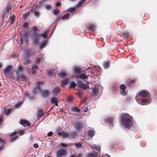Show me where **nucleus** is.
Masks as SVG:
<instances>
[{
  "instance_id": "obj_40",
  "label": "nucleus",
  "mask_w": 157,
  "mask_h": 157,
  "mask_svg": "<svg viewBox=\"0 0 157 157\" xmlns=\"http://www.w3.org/2000/svg\"><path fill=\"white\" fill-rule=\"evenodd\" d=\"M135 81L134 80H132L128 82V85L129 86H131L132 84H134Z\"/></svg>"
},
{
  "instance_id": "obj_57",
  "label": "nucleus",
  "mask_w": 157,
  "mask_h": 157,
  "mask_svg": "<svg viewBox=\"0 0 157 157\" xmlns=\"http://www.w3.org/2000/svg\"><path fill=\"white\" fill-rule=\"evenodd\" d=\"M41 59L39 58H38L36 60V62L37 63H39L41 61Z\"/></svg>"
},
{
  "instance_id": "obj_23",
  "label": "nucleus",
  "mask_w": 157,
  "mask_h": 157,
  "mask_svg": "<svg viewBox=\"0 0 157 157\" xmlns=\"http://www.w3.org/2000/svg\"><path fill=\"white\" fill-rule=\"evenodd\" d=\"M110 62L109 61H107L104 64V67L105 69H107L110 66Z\"/></svg>"
},
{
  "instance_id": "obj_50",
  "label": "nucleus",
  "mask_w": 157,
  "mask_h": 157,
  "mask_svg": "<svg viewBox=\"0 0 157 157\" xmlns=\"http://www.w3.org/2000/svg\"><path fill=\"white\" fill-rule=\"evenodd\" d=\"M45 8L47 10H50L51 9V6L49 5H46L45 6Z\"/></svg>"
},
{
  "instance_id": "obj_45",
  "label": "nucleus",
  "mask_w": 157,
  "mask_h": 157,
  "mask_svg": "<svg viewBox=\"0 0 157 157\" xmlns=\"http://www.w3.org/2000/svg\"><path fill=\"white\" fill-rule=\"evenodd\" d=\"M94 147L95 149L97 150L99 152L101 150V147L99 146L94 145Z\"/></svg>"
},
{
  "instance_id": "obj_54",
  "label": "nucleus",
  "mask_w": 157,
  "mask_h": 157,
  "mask_svg": "<svg viewBox=\"0 0 157 157\" xmlns=\"http://www.w3.org/2000/svg\"><path fill=\"white\" fill-rule=\"evenodd\" d=\"M0 143H1V144H3V145H4L5 143V142L4 140H2L0 138Z\"/></svg>"
},
{
  "instance_id": "obj_7",
  "label": "nucleus",
  "mask_w": 157,
  "mask_h": 157,
  "mask_svg": "<svg viewBox=\"0 0 157 157\" xmlns=\"http://www.w3.org/2000/svg\"><path fill=\"white\" fill-rule=\"evenodd\" d=\"M40 35L37 33H33V42L35 44H37L40 40Z\"/></svg>"
},
{
  "instance_id": "obj_26",
  "label": "nucleus",
  "mask_w": 157,
  "mask_h": 157,
  "mask_svg": "<svg viewBox=\"0 0 157 157\" xmlns=\"http://www.w3.org/2000/svg\"><path fill=\"white\" fill-rule=\"evenodd\" d=\"M11 110L12 109H9L7 110L6 109L4 111V113L6 115L8 116L11 112Z\"/></svg>"
},
{
  "instance_id": "obj_28",
  "label": "nucleus",
  "mask_w": 157,
  "mask_h": 157,
  "mask_svg": "<svg viewBox=\"0 0 157 157\" xmlns=\"http://www.w3.org/2000/svg\"><path fill=\"white\" fill-rule=\"evenodd\" d=\"M113 119L111 117L106 118L105 119V121L106 122L109 123H112L113 122Z\"/></svg>"
},
{
  "instance_id": "obj_32",
  "label": "nucleus",
  "mask_w": 157,
  "mask_h": 157,
  "mask_svg": "<svg viewBox=\"0 0 157 157\" xmlns=\"http://www.w3.org/2000/svg\"><path fill=\"white\" fill-rule=\"evenodd\" d=\"M121 35H120V36L124 37V38H127L129 36V35L128 33H124L121 34Z\"/></svg>"
},
{
  "instance_id": "obj_60",
  "label": "nucleus",
  "mask_w": 157,
  "mask_h": 157,
  "mask_svg": "<svg viewBox=\"0 0 157 157\" xmlns=\"http://www.w3.org/2000/svg\"><path fill=\"white\" fill-rule=\"evenodd\" d=\"M72 98L70 96L67 99V101L69 102H71L72 100Z\"/></svg>"
},
{
  "instance_id": "obj_18",
  "label": "nucleus",
  "mask_w": 157,
  "mask_h": 157,
  "mask_svg": "<svg viewBox=\"0 0 157 157\" xmlns=\"http://www.w3.org/2000/svg\"><path fill=\"white\" fill-rule=\"evenodd\" d=\"M61 86L62 88H63L65 85L68 84V80L67 79L63 80L61 81Z\"/></svg>"
},
{
  "instance_id": "obj_11",
  "label": "nucleus",
  "mask_w": 157,
  "mask_h": 157,
  "mask_svg": "<svg viewBox=\"0 0 157 157\" xmlns=\"http://www.w3.org/2000/svg\"><path fill=\"white\" fill-rule=\"evenodd\" d=\"M150 93L146 90L141 91L139 93V95L143 98H146L149 96Z\"/></svg>"
},
{
  "instance_id": "obj_46",
  "label": "nucleus",
  "mask_w": 157,
  "mask_h": 157,
  "mask_svg": "<svg viewBox=\"0 0 157 157\" xmlns=\"http://www.w3.org/2000/svg\"><path fill=\"white\" fill-rule=\"evenodd\" d=\"M26 122H27L26 120H24L22 119L21 120L20 123L21 125H24L25 124V123H26Z\"/></svg>"
},
{
  "instance_id": "obj_41",
  "label": "nucleus",
  "mask_w": 157,
  "mask_h": 157,
  "mask_svg": "<svg viewBox=\"0 0 157 157\" xmlns=\"http://www.w3.org/2000/svg\"><path fill=\"white\" fill-rule=\"evenodd\" d=\"M53 13L55 15H57L60 12V11L58 9L56 10L52 11Z\"/></svg>"
},
{
  "instance_id": "obj_19",
  "label": "nucleus",
  "mask_w": 157,
  "mask_h": 157,
  "mask_svg": "<svg viewBox=\"0 0 157 157\" xmlns=\"http://www.w3.org/2000/svg\"><path fill=\"white\" fill-rule=\"evenodd\" d=\"M47 42V40H45L41 43L39 48L40 49H42L45 47Z\"/></svg>"
},
{
  "instance_id": "obj_13",
  "label": "nucleus",
  "mask_w": 157,
  "mask_h": 157,
  "mask_svg": "<svg viewBox=\"0 0 157 157\" xmlns=\"http://www.w3.org/2000/svg\"><path fill=\"white\" fill-rule=\"evenodd\" d=\"M141 102L140 104L142 105H144L145 104L150 102V98L149 96H148L147 97L142 99L140 101Z\"/></svg>"
},
{
  "instance_id": "obj_64",
  "label": "nucleus",
  "mask_w": 157,
  "mask_h": 157,
  "mask_svg": "<svg viewBox=\"0 0 157 157\" xmlns=\"http://www.w3.org/2000/svg\"><path fill=\"white\" fill-rule=\"evenodd\" d=\"M33 146L35 148H37L38 147L39 145L37 143H35L34 144Z\"/></svg>"
},
{
  "instance_id": "obj_16",
  "label": "nucleus",
  "mask_w": 157,
  "mask_h": 157,
  "mask_svg": "<svg viewBox=\"0 0 157 157\" xmlns=\"http://www.w3.org/2000/svg\"><path fill=\"white\" fill-rule=\"evenodd\" d=\"M73 70L75 73L80 74L82 72L81 68L78 67H74Z\"/></svg>"
},
{
  "instance_id": "obj_27",
  "label": "nucleus",
  "mask_w": 157,
  "mask_h": 157,
  "mask_svg": "<svg viewBox=\"0 0 157 157\" xmlns=\"http://www.w3.org/2000/svg\"><path fill=\"white\" fill-rule=\"evenodd\" d=\"M88 157H98L97 154L93 153H90L87 154Z\"/></svg>"
},
{
  "instance_id": "obj_58",
  "label": "nucleus",
  "mask_w": 157,
  "mask_h": 157,
  "mask_svg": "<svg viewBox=\"0 0 157 157\" xmlns=\"http://www.w3.org/2000/svg\"><path fill=\"white\" fill-rule=\"evenodd\" d=\"M20 103L14 105V107L16 108H17L20 107Z\"/></svg>"
},
{
  "instance_id": "obj_43",
  "label": "nucleus",
  "mask_w": 157,
  "mask_h": 157,
  "mask_svg": "<svg viewBox=\"0 0 157 157\" xmlns=\"http://www.w3.org/2000/svg\"><path fill=\"white\" fill-rule=\"evenodd\" d=\"M30 62L31 61L29 59H27L24 61L23 63L24 64L26 65L30 63Z\"/></svg>"
},
{
  "instance_id": "obj_30",
  "label": "nucleus",
  "mask_w": 157,
  "mask_h": 157,
  "mask_svg": "<svg viewBox=\"0 0 157 157\" xmlns=\"http://www.w3.org/2000/svg\"><path fill=\"white\" fill-rule=\"evenodd\" d=\"M48 75L49 76H52L54 75V71L52 70H50L48 72Z\"/></svg>"
},
{
  "instance_id": "obj_62",
  "label": "nucleus",
  "mask_w": 157,
  "mask_h": 157,
  "mask_svg": "<svg viewBox=\"0 0 157 157\" xmlns=\"http://www.w3.org/2000/svg\"><path fill=\"white\" fill-rule=\"evenodd\" d=\"M32 68L34 69V70H37L38 69V67L36 65H35L32 67Z\"/></svg>"
},
{
  "instance_id": "obj_48",
  "label": "nucleus",
  "mask_w": 157,
  "mask_h": 157,
  "mask_svg": "<svg viewBox=\"0 0 157 157\" xmlns=\"http://www.w3.org/2000/svg\"><path fill=\"white\" fill-rule=\"evenodd\" d=\"M75 8L74 7L70 8L68 9V11L70 13H72L73 11H74L75 10Z\"/></svg>"
},
{
  "instance_id": "obj_37",
  "label": "nucleus",
  "mask_w": 157,
  "mask_h": 157,
  "mask_svg": "<svg viewBox=\"0 0 157 157\" xmlns=\"http://www.w3.org/2000/svg\"><path fill=\"white\" fill-rule=\"evenodd\" d=\"M12 10V7L11 6H7L6 7V9L5 11V13H8L10 11Z\"/></svg>"
},
{
  "instance_id": "obj_25",
  "label": "nucleus",
  "mask_w": 157,
  "mask_h": 157,
  "mask_svg": "<svg viewBox=\"0 0 157 157\" xmlns=\"http://www.w3.org/2000/svg\"><path fill=\"white\" fill-rule=\"evenodd\" d=\"M94 131L93 130H89L88 132V135L90 137H92L94 136Z\"/></svg>"
},
{
  "instance_id": "obj_51",
  "label": "nucleus",
  "mask_w": 157,
  "mask_h": 157,
  "mask_svg": "<svg viewBox=\"0 0 157 157\" xmlns=\"http://www.w3.org/2000/svg\"><path fill=\"white\" fill-rule=\"evenodd\" d=\"M24 130H20L18 132V134L19 135H22L24 134Z\"/></svg>"
},
{
  "instance_id": "obj_4",
  "label": "nucleus",
  "mask_w": 157,
  "mask_h": 157,
  "mask_svg": "<svg viewBox=\"0 0 157 157\" xmlns=\"http://www.w3.org/2000/svg\"><path fill=\"white\" fill-rule=\"evenodd\" d=\"M78 82L79 87L84 90H86L89 89V87L88 84H85L83 83L80 80H78Z\"/></svg>"
},
{
  "instance_id": "obj_22",
  "label": "nucleus",
  "mask_w": 157,
  "mask_h": 157,
  "mask_svg": "<svg viewBox=\"0 0 157 157\" xmlns=\"http://www.w3.org/2000/svg\"><path fill=\"white\" fill-rule=\"evenodd\" d=\"M78 77L81 79H85L87 78V76L85 74H83L78 75Z\"/></svg>"
},
{
  "instance_id": "obj_3",
  "label": "nucleus",
  "mask_w": 157,
  "mask_h": 157,
  "mask_svg": "<svg viewBox=\"0 0 157 157\" xmlns=\"http://www.w3.org/2000/svg\"><path fill=\"white\" fill-rule=\"evenodd\" d=\"M56 132L59 136H62L63 138H68L69 137V133L66 131L58 130L56 131Z\"/></svg>"
},
{
  "instance_id": "obj_12",
  "label": "nucleus",
  "mask_w": 157,
  "mask_h": 157,
  "mask_svg": "<svg viewBox=\"0 0 157 157\" xmlns=\"http://www.w3.org/2000/svg\"><path fill=\"white\" fill-rule=\"evenodd\" d=\"M43 82H40L37 83L36 88H34L33 90V94H35L36 93V90L41 91V88L40 86V84H43Z\"/></svg>"
},
{
  "instance_id": "obj_42",
  "label": "nucleus",
  "mask_w": 157,
  "mask_h": 157,
  "mask_svg": "<svg viewBox=\"0 0 157 157\" xmlns=\"http://www.w3.org/2000/svg\"><path fill=\"white\" fill-rule=\"evenodd\" d=\"M82 155L81 153L77 155H72L69 157H82Z\"/></svg>"
},
{
  "instance_id": "obj_17",
  "label": "nucleus",
  "mask_w": 157,
  "mask_h": 157,
  "mask_svg": "<svg viewBox=\"0 0 157 157\" xmlns=\"http://www.w3.org/2000/svg\"><path fill=\"white\" fill-rule=\"evenodd\" d=\"M77 136V134L75 131H72L69 133V137L71 138H74Z\"/></svg>"
},
{
  "instance_id": "obj_49",
  "label": "nucleus",
  "mask_w": 157,
  "mask_h": 157,
  "mask_svg": "<svg viewBox=\"0 0 157 157\" xmlns=\"http://www.w3.org/2000/svg\"><path fill=\"white\" fill-rule=\"evenodd\" d=\"M18 137L17 136H16L13 137H11L10 139V141L12 142H13L14 141H15L16 139H17Z\"/></svg>"
},
{
  "instance_id": "obj_15",
  "label": "nucleus",
  "mask_w": 157,
  "mask_h": 157,
  "mask_svg": "<svg viewBox=\"0 0 157 157\" xmlns=\"http://www.w3.org/2000/svg\"><path fill=\"white\" fill-rule=\"evenodd\" d=\"M60 89L59 87H57L54 88L52 90V92L53 93L56 95L58 93L60 92Z\"/></svg>"
},
{
  "instance_id": "obj_29",
  "label": "nucleus",
  "mask_w": 157,
  "mask_h": 157,
  "mask_svg": "<svg viewBox=\"0 0 157 157\" xmlns=\"http://www.w3.org/2000/svg\"><path fill=\"white\" fill-rule=\"evenodd\" d=\"M71 110L73 111L77 112H80L81 111L80 109L76 107H73L71 108Z\"/></svg>"
},
{
  "instance_id": "obj_24",
  "label": "nucleus",
  "mask_w": 157,
  "mask_h": 157,
  "mask_svg": "<svg viewBox=\"0 0 157 157\" xmlns=\"http://www.w3.org/2000/svg\"><path fill=\"white\" fill-rule=\"evenodd\" d=\"M67 75V73L65 72H61L58 74V76L59 77L64 78Z\"/></svg>"
},
{
  "instance_id": "obj_8",
  "label": "nucleus",
  "mask_w": 157,
  "mask_h": 157,
  "mask_svg": "<svg viewBox=\"0 0 157 157\" xmlns=\"http://www.w3.org/2000/svg\"><path fill=\"white\" fill-rule=\"evenodd\" d=\"M41 94L44 98H46L49 96L50 94V91L47 90H41Z\"/></svg>"
},
{
  "instance_id": "obj_2",
  "label": "nucleus",
  "mask_w": 157,
  "mask_h": 157,
  "mask_svg": "<svg viewBox=\"0 0 157 157\" xmlns=\"http://www.w3.org/2000/svg\"><path fill=\"white\" fill-rule=\"evenodd\" d=\"M12 67L10 65L7 66L4 69V75L7 78H10L11 77V70Z\"/></svg>"
},
{
  "instance_id": "obj_53",
  "label": "nucleus",
  "mask_w": 157,
  "mask_h": 157,
  "mask_svg": "<svg viewBox=\"0 0 157 157\" xmlns=\"http://www.w3.org/2000/svg\"><path fill=\"white\" fill-rule=\"evenodd\" d=\"M32 30L34 32H36L38 30V28L37 26H34L32 28Z\"/></svg>"
},
{
  "instance_id": "obj_21",
  "label": "nucleus",
  "mask_w": 157,
  "mask_h": 157,
  "mask_svg": "<svg viewBox=\"0 0 157 157\" xmlns=\"http://www.w3.org/2000/svg\"><path fill=\"white\" fill-rule=\"evenodd\" d=\"M44 114L43 110L42 109H39L38 110V113L37 114V118L40 119Z\"/></svg>"
},
{
  "instance_id": "obj_36",
  "label": "nucleus",
  "mask_w": 157,
  "mask_h": 157,
  "mask_svg": "<svg viewBox=\"0 0 157 157\" xmlns=\"http://www.w3.org/2000/svg\"><path fill=\"white\" fill-rule=\"evenodd\" d=\"M87 0H81L77 4L78 7H79L81 6L83 4L84 2H85Z\"/></svg>"
},
{
  "instance_id": "obj_52",
  "label": "nucleus",
  "mask_w": 157,
  "mask_h": 157,
  "mask_svg": "<svg viewBox=\"0 0 157 157\" xmlns=\"http://www.w3.org/2000/svg\"><path fill=\"white\" fill-rule=\"evenodd\" d=\"M28 24L26 22H25L23 24V27L26 29L28 28Z\"/></svg>"
},
{
  "instance_id": "obj_39",
  "label": "nucleus",
  "mask_w": 157,
  "mask_h": 157,
  "mask_svg": "<svg viewBox=\"0 0 157 157\" xmlns=\"http://www.w3.org/2000/svg\"><path fill=\"white\" fill-rule=\"evenodd\" d=\"M88 28L89 29V30H94L95 29L94 26L92 24L90 25Z\"/></svg>"
},
{
  "instance_id": "obj_33",
  "label": "nucleus",
  "mask_w": 157,
  "mask_h": 157,
  "mask_svg": "<svg viewBox=\"0 0 157 157\" xmlns=\"http://www.w3.org/2000/svg\"><path fill=\"white\" fill-rule=\"evenodd\" d=\"M70 14L69 13H67L64 14L62 17H61V19H64L67 18L70 16Z\"/></svg>"
},
{
  "instance_id": "obj_55",
  "label": "nucleus",
  "mask_w": 157,
  "mask_h": 157,
  "mask_svg": "<svg viewBox=\"0 0 157 157\" xmlns=\"http://www.w3.org/2000/svg\"><path fill=\"white\" fill-rule=\"evenodd\" d=\"M60 145L61 146H62L63 147H67V144L62 143L60 144Z\"/></svg>"
},
{
  "instance_id": "obj_20",
  "label": "nucleus",
  "mask_w": 157,
  "mask_h": 157,
  "mask_svg": "<svg viewBox=\"0 0 157 157\" xmlns=\"http://www.w3.org/2000/svg\"><path fill=\"white\" fill-rule=\"evenodd\" d=\"M24 71V68L22 65L19 64L17 68V71L18 73H21Z\"/></svg>"
},
{
  "instance_id": "obj_31",
  "label": "nucleus",
  "mask_w": 157,
  "mask_h": 157,
  "mask_svg": "<svg viewBox=\"0 0 157 157\" xmlns=\"http://www.w3.org/2000/svg\"><path fill=\"white\" fill-rule=\"evenodd\" d=\"M33 13L34 15V16L36 17H39L40 16V14L39 13V11L38 10H34L33 11Z\"/></svg>"
},
{
  "instance_id": "obj_5",
  "label": "nucleus",
  "mask_w": 157,
  "mask_h": 157,
  "mask_svg": "<svg viewBox=\"0 0 157 157\" xmlns=\"http://www.w3.org/2000/svg\"><path fill=\"white\" fill-rule=\"evenodd\" d=\"M16 79L17 81H22L25 82L27 81V77L25 74H21L19 76H17Z\"/></svg>"
},
{
  "instance_id": "obj_10",
  "label": "nucleus",
  "mask_w": 157,
  "mask_h": 157,
  "mask_svg": "<svg viewBox=\"0 0 157 157\" xmlns=\"http://www.w3.org/2000/svg\"><path fill=\"white\" fill-rule=\"evenodd\" d=\"M92 90L91 91V94L92 96H94L95 97L98 96L99 93L98 89L97 87H94L93 88H92Z\"/></svg>"
},
{
  "instance_id": "obj_34",
  "label": "nucleus",
  "mask_w": 157,
  "mask_h": 157,
  "mask_svg": "<svg viewBox=\"0 0 157 157\" xmlns=\"http://www.w3.org/2000/svg\"><path fill=\"white\" fill-rule=\"evenodd\" d=\"M125 90V89L121 90L120 92L121 94L123 96L126 95L127 94V92Z\"/></svg>"
},
{
  "instance_id": "obj_59",
  "label": "nucleus",
  "mask_w": 157,
  "mask_h": 157,
  "mask_svg": "<svg viewBox=\"0 0 157 157\" xmlns=\"http://www.w3.org/2000/svg\"><path fill=\"white\" fill-rule=\"evenodd\" d=\"M17 134V132H14L13 133H11V134L10 135V136H13L15 135H16Z\"/></svg>"
},
{
  "instance_id": "obj_56",
  "label": "nucleus",
  "mask_w": 157,
  "mask_h": 157,
  "mask_svg": "<svg viewBox=\"0 0 157 157\" xmlns=\"http://www.w3.org/2000/svg\"><path fill=\"white\" fill-rule=\"evenodd\" d=\"M53 134V133L52 132L50 131L47 133V136H51Z\"/></svg>"
},
{
  "instance_id": "obj_6",
  "label": "nucleus",
  "mask_w": 157,
  "mask_h": 157,
  "mask_svg": "<svg viewBox=\"0 0 157 157\" xmlns=\"http://www.w3.org/2000/svg\"><path fill=\"white\" fill-rule=\"evenodd\" d=\"M67 155L66 151L63 149H61L57 152V155L58 157L65 156Z\"/></svg>"
},
{
  "instance_id": "obj_44",
  "label": "nucleus",
  "mask_w": 157,
  "mask_h": 157,
  "mask_svg": "<svg viewBox=\"0 0 157 157\" xmlns=\"http://www.w3.org/2000/svg\"><path fill=\"white\" fill-rule=\"evenodd\" d=\"M76 84L74 82H71L70 84V88H74L76 86Z\"/></svg>"
},
{
  "instance_id": "obj_1",
  "label": "nucleus",
  "mask_w": 157,
  "mask_h": 157,
  "mask_svg": "<svg viewBox=\"0 0 157 157\" xmlns=\"http://www.w3.org/2000/svg\"><path fill=\"white\" fill-rule=\"evenodd\" d=\"M132 118L129 114L124 113L121 115L120 120L124 127L129 129L132 125Z\"/></svg>"
},
{
  "instance_id": "obj_47",
  "label": "nucleus",
  "mask_w": 157,
  "mask_h": 157,
  "mask_svg": "<svg viewBox=\"0 0 157 157\" xmlns=\"http://www.w3.org/2000/svg\"><path fill=\"white\" fill-rule=\"evenodd\" d=\"M119 88L121 90H124L126 89V87L124 84H122L120 86Z\"/></svg>"
},
{
  "instance_id": "obj_35",
  "label": "nucleus",
  "mask_w": 157,
  "mask_h": 157,
  "mask_svg": "<svg viewBox=\"0 0 157 157\" xmlns=\"http://www.w3.org/2000/svg\"><path fill=\"white\" fill-rule=\"evenodd\" d=\"M40 36H41L43 39H46L48 37V35L47 34V32H46L44 33L40 34Z\"/></svg>"
},
{
  "instance_id": "obj_61",
  "label": "nucleus",
  "mask_w": 157,
  "mask_h": 157,
  "mask_svg": "<svg viewBox=\"0 0 157 157\" xmlns=\"http://www.w3.org/2000/svg\"><path fill=\"white\" fill-rule=\"evenodd\" d=\"M80 94L82 95L84 93L83 90L82 89H80L79 90L78 92Z\"/></svg>"
},
{
  "instance_id": "obj_9",
  "label": "nucleus",
  "mask_w": 157,
  "mask_h": 157,
  "mask_svg": "<svg viewBox=\"0 0 157 157\" xmlns=\"http://www.w3.org/2000/svg\"><path fill=\"white\" fill-rule=\"evenodd\" d=\"M83 123L82 122H77L75 124L74 127L79 132L81 131L83 126Z\"/></svg>"
},
{
  "instance_id": "obj_63",
  "label": "nucleus",
  "mask_w": 157,
  "mask_h": 157,
  "mask_svg": "<svg viewBox=\"0 0 157 157\" xmlns=\"http://www.w3.org/2000/svg\"><path fill=\"white\" fill-rule=\"evenodd\" d=\"M77 96L79 98H82V94H80L79 93H76Z\"/></svg>"
},
{
  "instance_id": "obj_38",
  "label": "nucleus",
  "mask_w": 157,
  "mask_h": 157,
  "mask_svg": "<svg viewBox=\"0 0 157 157\" xmlns=\"http://www.w3.org/2000/svg\"><path fill=\"white\" fill-rule=\"evenodd\" d=\"M73 145L75 146L77 148H80L81 147L82 145L81 143H75L73 144Z\"/></svg>"
},
{
  "instance_id": "obj_14",
  "label": "nucleus",
  "mask_w": 157,
  "mask_h": 157,
  "mask_svg": "<svg viewBox=\"0 0 157 157\" xmlns=\"http://www.w3.org/2000/svg\"><path fill=\"white\" fill-rule=\"evenodd\" d=\"M51 102L52 103L55 104L57 106L58 105V99L56 97H53L51 99Z\"/></svg>"
}]
</instances>
